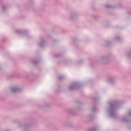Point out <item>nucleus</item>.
<instances>
[{
    "label": "nucleus",
    "instance_id": "obj_1",
    "mask_svg": "<svg viewBox=\"0 0 131 131\" xmlns=\"http://www.w3.org/2000/svg\"><path fill=\"white\" fill-rule=\"evenodd\" d=\"M12 92H15V89H12Z\"/></svg>",
    "mask_w": 131,
    "mask_h": 131
}]
</instances>
